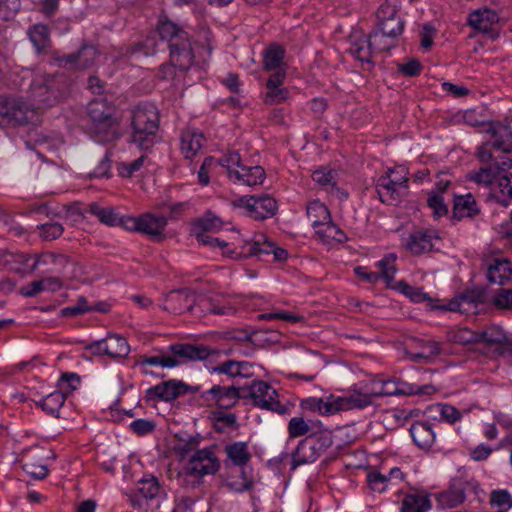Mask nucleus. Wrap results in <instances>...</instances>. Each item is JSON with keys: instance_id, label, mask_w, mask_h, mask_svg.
Segmentation results:
<instances>
[{"instance_id": "f257e3e1", "label": "nucleus", "mask_w": 512, "mask_h": 512, "mask_svg": "<svg viewBox=\"0 0 512 512\" xmlns=\"http://www.w3.org/2000/svg\"><path fill=\"white\" fill-rule=\"evenodd\" d=\"M157 32L160 39L167 42L170 51V63L160 66L159 77L170 79L174 77L175 68L181 71L189 69L194 60L189 33L177 23L164 18L159 19Z\"/></svg>"}, {"instance_id": "f03ea898", "label": "nucleus", "mask_w": 512, "mask_h": 512, "mask_svg": "<svg viewBox=\"0 0 512 512\" xmlns=\"http://www.w3.org/2000/svg\"><path fill=\"white\" fill-rule=\"evenodd\" d=\"M131 142L142 150L150 149L159 139V112L151 103H140L131 111Z\"/></svg>"}, {"instance_id": "7ed1b4c3", "label": "nucleus", "mask_w": 512, "mask_h": 512, "mask_svg": "<svg viewBox=\"0 0 512 512\" xmlns=\"http://www.w3.org/2000/svg\"><path fill=\"white\" fill-rule=\"evenodd\" d=\"M221 467L214 448L205 447L195 451L183 464L178 473V481L182 486L197 488L203 483L207 475L216 474Z\"/></svg>"}, {"instance_id": "20e7f679", "label": "nucleus", "mask_w": 512, "mask_h": 512, "mask_svg": "<svg viewBox=\"0 0 512 512\" xmlns=\"http://www.w3.org/2000/svg\"><path fill=\"white\" fill-rule=\"evenodd\" d=\"M169 349L172 355H144L136 361V365L143 368L142 372L144 374H151V372L146 369V366L173 368L181 363L205 360L212 354V350L203 344H173Z\"/></svg>"}, {"instance_id": "39448f33", "label": "nucleus", "mask_w": 512, "mask_h": 512, "mask_svg": "<svg viewBox=\"0 0 512 512\" xmlns=\"http://www.w3.org/2000/svg\"><path fill=\"white\" fill-rule=\"evenodd\" d=\"M87 114L91 120L90 130L97 141L110 142L119 138V121L113 105L103 99L92 100L87 106Z\"/></svg>"}, {"instance_id": "423d86ee", "label": "nucleus", "mask_w": 512, "mask_h": 512, "mask_svg": "<svg viewBox=\"0 0 512 512\" xmlns=\"http://www.w3.org/2000/svg\"><path fill=\"white\" fill-rule=\"evenodd\" d=\"M392 394L394 392L385 389V384L371 381L343 396L334 395L335 412L363 409L371 405L376 397Z\"/></svg>"}, {"instance_id": "0eeeda50", "label": "nucleus", "mask_w": 512, "mask_h": 512, "mask_svg": "<svg viewBox=\"0 0 512 512\" xmlns=\"http://www.w3.org/2000/svg\"><path fill=\"white\" fill-rule=\"evenodd\" d=\"M37 119L35 108L14 97L0 96V126H23Z\"/></svg>"}, {"instance_id": "6e6552de", "label": "nucleus", "mask_w": 512, "mask_h": 512, "mask_svg": "<svg viewBox=\"0 0 512 512\" xmlns=\"http://www.w3.org/2000/svg\"><path fill=\"white\" fill-rule=\"evenodd\" d=\"M242 399H250L255 407L284 414L286 407L277 399V391L267 382L252 380L248 385H242Z\"/></svg>"}, {"instance_id": "1a4fd4ad", "label": "nucleus", "mask_w": 512, "mask_h": 512, "mask_svg": "<svg viewBox=\"0 0 512 512\" xmlns=\"http://www.w3.org/2000/svg\"><path fill=\"white\" fill-rule=\"evenodd\" d=\"M479 490V485L473 477L461 473L451 480L449 489L440 493L437 499L443 507L454 508L462 504L468 495H478Z\"/></svg>"}, {"instance_id": "9d476101", "label": "nucleus", "mask_w": 512, "mask_h": 512, "mask_svg": "<svg viewBox=\"0 0 512 512\" xmlns=\"http://www.w3.org/2000/svg\"><path fill=\"white\" fill-rule=\"evenodd\" d=\"M165 498L166 492L159 480L153 475H148L138 481L137 494L130 496V502L134 507L150 506L158 509Z\"/></svg>"}, {"instance_id": "9b49d317", "label": "nucleus", "mask_w": 512, "mask_h": 512, "mask_svg": "<svg viewBox=\"0 0 512 512\" xmlns=\"http://www.w3.org/2000/svg\"><path fill=\"white\" fill-rule=\"evenodd\" d=\"M30 94L38 104L37 108L52 106L63 97V92L59 89V79L49 75L36 76L30 85Z\"/></svg>"}, {"instance_id": "f8f14e48", "label": "nucleus", "mask_w": 512, "mask_h": 512, "mask_svg": "<svg viewBox=\"0 0 512 512\" xmlns=\"http://www.w3.org/2000/svg\"><path fill=\"white\" fill-rule=\"evenodd\" d=\"M275 243L268 240L263 234L255 235L252 240L237 239L234 243V249L224 252V254L236 258H247L251 256L263 259L264 256L272 254Z\"/></svg>"}, {"instance_id": "ddd939ff", "label": "nucleus", "mask_w": 512, "mask_h": 512, "mask_svg": "<svg viewBox=\"0 0 512 512\" xmlns=\"http://www.w3.org/2000/svg\"><path fill=\"white\" fill-rule=\"evenodd\" d=\"M400 0H386L377 10V28L397 38L404 30V20L398 15Z\"/></svg>"}, {"instance_id": "4468645a", "label": "nucleus", "mask_w": 512, "mask_h": 512, "mask_svg": "<svg viewBox=\"0 0 512 512\" xmlns=\"http://www.w3.org/2000/svg\"><path fill=\"white\" fill-rule=\"evenodd\" d=\"M234 206L243 208L249 217L263 220L274 216L277 212V202L274 198L264 195L261 197L243 196L233 202Z\"/></svg>"}, {"instance_id": "2eb2a0df", "label": "nucleus", "mask_w": 512, "mask_h": 512, "mask_svg": "<svg viewBox=\"0 0 512 512\" xmlns=\"http://www.w3.org/2000/svg\"><path fill=\"white\" fill-rule=\"evenodd\" d=\"M349 43L350 46L347 52L358 60L364 69L368 71L372 70L376 56L368 36L360 31H355L350 35Z\"/></svg>"}, {"instance_id": "dca6fc26", "label": "nucleus", "mask_w": 512, "mask_h": 512, "mask_svg": "<svg viewBox=\"0 0 512 512\" xmlns=\"http://www.w3.org/2000/svg\"><path fill=\"white\" fill-rule=\"evenodd\" d=\"M498 20V14L488 8L475 10L468 17L469 25L491 40H495L499 35L496 30Z\"/></svg>"}, {"instance_id": "f3484780", "label": "nucleus", "mask_w": 512, "mask_h": 512, "mask_svg": "<svg viewBox=\"0 0 512 512\" xmlns=\"http://www.w3.org/2000/svg\"><path fill=\"white\" fill-rule=\"evenodd\" d=\"M242 385L221 386L214 385L203 393L206 400L213 401L220 408H231L238 399H242Z\"/></svg>"}, {"instance_id": "a211bd4d", "label": "nucleus", "mask_w": 512, "mask_h": 512, "mask_svg": "<svg viewBox=\"0 0 512 512\" xmlns=\"http://www.w3.org/2000/svg\"><path fill=\"white\" fill-rule=\"evenodd\" d=\"M487 279L490 283L504 285L512 278L511 262L503 257L492 256L484 260Z\"/></svg>"}, {"instance_id": "6ab92c4d", "label": "nucleus", "mask_w": 512, "mask_h": 512, "mask_svg": "<svg viewBox=\"0 0 512 512\" xmlns=\"http://www.w3.org/2000/svg\"><path fill=\"white\" fill-rule=\"evenodd\" d=\"M196 295L187 289L171 291L165 299V309L175 314L190 312L197 314L194 304Z\"/></svg>"}, {"instance_id": "aec40b11", "label": "nucleus", "mask_w": 512, "mask_h": 512, "mask_svg": "<svg viewBox=\"0 0 512 512\" xmlns=\"http://www.w3.org/2000/svg\"><path fill=\"white\" fill-rule=\"evenodd\" d=\"M99 52L92 45H83L77 53L64 55L59 59L66 68L88 69L95 64Z\"/></svg>"}, {"instance_id": "412c9836", "label": "nucleus", "mask_w": 512, "mask_h": 512, "mask_svg": "<svg viewBox=\"0 0 512 512\" xmlns=\"http://www.w3.org/2000/svg\"><path fill=\"white\" fill-rule=\"evenodd\" d=\"M187 392V385L181 381L169 380L153 386L147 390L150 399L171 401L184 395Z\"/></svg>"}, {"instance_id": "4be33fe9", "label": "nucleus", "mask_w": 512, "mask_h": 512, "mask_svg": "<svg viewBox=\"0 0 512 512\" xmlns=\"http://www.w3.org/2000/svg\"><path fill=\"white\" fill-rule=\"evenodd\" d=\"M205 142L204 135L195 129H186L180 138V149L186 159H193Z\"/></svg>"}, {"instance_id": "5701e85b", "label": "nucleus", "mask_w": 512, "mask_h": 512, "mask_svg": "<svg viewBox=\"0 0 512 512\" xmlns=\"http://www.w3.org/2000/svg\"><path fill=\"white\" fill-rule=\"evenodd\" d=\"M140 223V233L148 235L154 240H161L164 237L163 233L168 220L165 216L147 213L140 216Z\"/></svg>"}, {"instance_id": "b1692460", "label": "nucleus", "mask_w": 512, "mask_h": 512, "mask_svg": "<svg viewBox=\"0 0 512 512\" xmlns=\"http://www.w3.org/2000/svg\"><path fill=\"white\" fill-rule=\"evenodd\" d=\"M488 132L492 136L491 145L493 147L505 153L512 151V129L510 126L500 122H492L489 124Z\"/></svg>"}, {"instance_id": "393cba45", "label": "nucleus", "mask_w": 512, "mask_h": 512, "mask_svg": "<svg viewBox=\"0 0 512 512\" xmlns=\"http://www.w3.org/2000/svg\"><path fill=\"white\" fill-rule=\"evenodd\" d=\"M265 171L261 166L248 167L242 165L239 170L230 172V180L234 183L256 186L263 183Z\"/></svg>"}, {"instance_id": "a878e982", "label": "nucleus", "mask_w": 512, "mask_h": 512, "mask_svg": "<svg viewBox=\"0 0 512 512\" xmlns=\"http://www.w3.org/2000/svg\"><path fill=\"white\" fill-rule=\"evenodd\" d=\"M506 168H512V160H509V163H499L495 161L489 166L481 167L478 170L470 172L469 179L477 184L489 185L492 184L497 174Z\"/></svg>"}, {"instance_id": "bb28decb", "label": "nucleus", "mask_w": 512, "mask_h": 512, "mask_svg": "<svg viewBox=\"0 0 512 512\" xmlns=\"http://www.w3.org/2000/svg\"><path fill=\"white\" fill-rule=\"evenodd\" d=\"M321 453L312 443V440L306 438L299 442L295 452L292 455V469L308 463H313L318 459Z\"/></svg>"}, {"instance_id": "cd10ccee", "label": "nucleus", "mask_w": 512, "mask_h": 512, "mask_svg": "<svg viewBox=\"0 0 512 512\" xmlns=\"http://www.w3.org/2000/svg\"><path fill=\"white\" fill-rule=\"evenodd\" d=\"M434 236L431 232L417 230L412 232L406 240V248L415 255L432 250Z\"/></svg>"}, {"instance_id": "c85d7f7f", "label": "nucleus", "mask_w": 512, "mask_h": 512, "mask_svg": "<svg viewBox=\"0 0 512 512\" xmlns=\"http://www.w3.org/2000/svg\"><path fill=\"white\" fill-rule=\"evenodd\" d=\"M480 209L474 196L471 193L455 195L453 203V216L456 219L473 217L479 214Z\"/></svg>"}, {"instance_id": "c756f323", "label": "nucleus", "mask_w": 512, "mask_h": 512, "mask_svg": "<svg viewBox=\"0 0 512 512\" xmlns=\"http://www.w3.org/2000/svg\"><path fill=\"white\" fill-rule=\"evenodd\" d=\"M376 192L382 203L393 205L399 201L402 190L397 186H394L389 177L381 175L376 181Z\"/></svg>"}, {"instance_id": "7c9ffc66", "label": "nucleus", "mask_w": 512, "mask_h": 512, "mask_svg": "<svg viewBox=\"0 0 512 512\" xmlns=\"http://www.w3.org/2000/svg\"><path fill=\"white\" fill-rule=\"evenodd\" d=\"M414 443L421 449H429L435 441V433L430 423L417 422L410 428Z\"/></svg>"}, {"instance_id": "2f4dec72", "label": "nucleus", "mask_w": 512, "mask_h": 512, "mask_svg": "<svg viewBox=\"0 0 512 512\" xmlns=\"http://www.w3.org/2000/svg\"><path fill=\"white\" fill-rule=\"evenodd\" d=\"M27 35L38 53L45 52L51 45L49 27L37 23L29 27Z\"/></svg>"}, {"instance_id": "473e14b6", "label": "nucleus", "mask_w": 512, "mask_h": 512, "mask_svg": "<svg viewBox=\"0 0 512 512\" xmlns=\"http://www.w3.org/2000/svg\"><path fill=\"white\" fill-rule=\"evenodd\" d=\"M227 458L233 465L243 469L250 461L251 454L249 452L248 444L246 442H234L228 444L224 448Z\"/></svg>"}, {"instance_id": "72a5a7b5", "label": "nucleus", "mask_w": 512, "mask_h": 512, "mask_svg": "<svg viewBox=\"0 0 512 512\" xmlns=\"http://www.w3.org/2000/svg\"><path fill=\"white\" fill-rule=\"evenodd\" d=\"M306 214L315 230L322 229L331 220L328 208L318 200L309 202Z\"/></svg>"}, {"instance_id": "f704fd0d", "label": "nucleus", "mask_w": 512, "mask_h": 512, "mask_svg": "<svg viewBox=\"0 0 512 512\" xmlns=\"http://www.w3.org/2000/svg\"><path fill=\"white\" fill-rule=\"evenodd\" d=\"M301 406L306 410L318 412L321 415H332L336 413L333 394L325 398H307L301 402Z\"/></svg>"}, {"instance_id": "c9c22d12", "label": "nucleus", "mask_w": 512, "mask_h": 512, "mask_svg": "<svg viewBox=\"0 0 512 512\" xmlns=\"http://www.w3.org/2000/svg\"><path fill=\"white\" fill-rule=\"evenodd\" d=\"M431 508L429 496L422 493L407 494L401 506V512H427Z\"/></svg>"}, {"instance_id": "e433bc0d", "label": "nucleus", "mask_w": 512, "mask_h": 512, "mask_svg": "<svg viewBox=\"0 0 512 512\" xmlns=\"http://www.w3.org/2000/svg\"><path fill=\"white\" fill-rule=\"evenodd\" d=\"M491 197L502 206L507 207L512 199V179L502 176L491 188Z\"/></svg>"}, {"instance_id": "4c0bfd02", "label": "nucleus", "mask_w": 512, "mask_h": 512, "mask_svg": "<svg viewBox=\"0 0 512 512\" xmlns=\"http://www.w3.org/2000/svg\"><path fill=\"white\" fill-rule=\"evenodd\" d=\"M106 355L111 358H125L130 352L126 339L120 335H108L105 338Z\"/></svg>"}, {"instance_id": "58836bf2", "label": "nucleus", "mask_w": 512, "mask_h": 512, "mask_svg": "<svg viewBox=\"0 0 512 512\" xmlns=\"http://www.w3.org/2000/svg\"><path fill=\"white\" fill-rule=\"evenodd\" d=\"M478 344L482 343L486 346L503 345L506 340V334L500 326L491 325L483 330L477 331Z\"/></svg>"}, {"instance_id": "ea45409f", "label": "nucleus", "mask_w": 512, "mask_h": 512, "mask_svg": "<svg viewBox=\"0 0 512 512\" xmlns=\"http://www.w3.org/2000/svg\"><path fill=\"white\" fill-rule=\"evenodd\" d=\"M285 51L279 45H271L263 52V68L265 71H272L278 68H285L283 64Z\"/></svg>"}, {"instance_id": "a19ab883", "label": "nucleus", "mask_w": 512, "mask_h": 512, "mask_svg": "<svg viewBox=\"0 0 512 512\" xmlns=\"http://www.w3.org/2000/svg\"><path fill=\"white\" fill-rule=\"evenodd\" d=\"M86 212L96 216L99 221L108 226H117L120 221V215L112 207H101L97 203L88 205Z\"/></svg>"}, {"instance_id": "79ce46f5", "label": "nucleus", "mask_w": 512, "mask_h": 512, "mask_svg": "<svg viewBox=\"0 0 512 512\" xmlns=\"http://www.w3.org/2000/svg\"><path fill=\"white\" fill-rule=\"evenodd\" d=\"M445 310L452 312H459L462 314L474 313L477 305L473 295L469 294H461L452 300L443 307Z\"/></svg>"}, {"instance_id": "37998d69", "label": "nucleus", "mask_w": 512, "mask_h": 512, "mask_svg": "<svg viewBox=\"0 0 512 512\" xmlns=\"http://www.w3.org/2000/svg\"><path fill=\"white\" fill-rule=\"evenodd\" d=\"M447 340L460 345L478 344L477 331L467 327L452 328L447 331Z\"/></svg>"}, {"instance_id": "c03bdc74", "label": "nucleus", "mask_w": 512, "mask_h": 512, "mask_svg": "<svg viewBox=\"0 0 512 512\" xmlns=\"http://www.w3.org/2000/svg\"><path fill=\"white\" fill-rule=\"evenodd\" d=\"M370 44L374 50L375 56L378 53L388 51L395 46L396 38L387 35L380 29H376L368 35Z\"/></svg>"}, {"instance_id": "a18cd8bd", "label": "nucleus", "mask_w": 512, "mask_h": 512, "mask_svg": "<svg viewBox=\"0 0 512 512\" xmlns=\"http://www.w3.org/2000/svg\"><path fill=\"white\" fill-rule=\"evenodd\" d=\"M222 226V221L217 216L207 213L204 217L198 219L192 227V233L195 236L200 234H209V232H215Z\"/></svg>"}, {"instance_id": "49530a36", "label": "nucleus", "mask_w": 512, "mask_h": 512, "mask_svg": "<svg viewBox=\"0 0 512 512\" xmlns=\"http://www.w3.org/2000/svg\"><path fill=\"white\" fill-rule=\"evenodd\" d=\"M66 400L65 394L60 391H54L39 402L40 407L50 415L57 416Z\"/></svg>"}, {"instance_id": "de8ad7c7", "label": "nucleus", "mask_w": 512, "mask_h": 512, "mask_svg": "<svg viewBox=\"0 0 512 512\" xmlns=\"http://www.w3.org/2000/svg\"><path fill=\"white\" fill-rule=\"evenodd\" d=\"M415 346L426 356V362L438 356L442 349L441 343L432 338H416L413 340Z\"/></svg>"}, {"instance_id": "09e8293b", "label": "nucleus", "mask_w": 512, "mask_h": 512, "mask_svg": "<svg viewBox=\"0 0 512 512\" xmlns=\"http://www.w3.org/2000/svg\"><path fill=\"white\" fill-rule=\"evenodd\" d=\"M396 259H397L396 254L390 253V254L386 255L383 259H381L380 261L377 262V265L381 270V274H379V275H380V277L385 279V281L388 284H390L395 278V274L397 271V269L395 267Z\"/></svg>"}, {"instance_id": "8fccbe9b", "label": "nucleus", "mask_w": 512, "mask_h": 512, "mask_svg": "<svg viewBox=\"0 0 512 512\" xmlns=\"http://www.w3.org/2000/svg\"><path fill=\"white\" fill-rule=\"evenodd\" d=\"M491 505L497 512H507L512 507V497L507 490H494L491 493Z\"/></svg>"}, {"instance_id": "3c124183", "label": "nucleus", "mask_w": 512, "mask_h": 512, "mask_svg": "<svg viewBox=\"0 0 512 512\" xmlns=\"http://www.w3.org/2000/svg\"><path fill=\"white\" fill-rule=\"evenodd\" d=\"M20 9V0H0V18L4 21L14 19Z\"/></svg>"}, {"instance_id": "603ef678", "label": "nucleus", "mask_w": 512, "mask_h": 512, "mask_svg": "<svg viewBox=\"0 0 512 512\" xmlns=\"http://www.w3.org/2000/svg\"><path fill=\"white\" fill-rule=\"evenodd\" d=\"M236 307L231 303L225 302L223 297H211V314L213 315H234Z\"/></svg>"}, {"instance_id": "864d4df0", "label": "nucleus", "mask_w": 512, "mask_h": 512, "mask_svg": "<svg viewBox=\"0 0 512 512\" xmlns=\"http://www.w3.org/2000/svg\"><path fill=\"white\" fill-rule=\"evenodd\" d=\"M316 233L324 239H332L337 242H343L346 239L344 232L330 220L322 229L316 230Z\"/></svg>"}, {"instance_id": "5fc2aeb1", "label": "nucleus", "mask_w": 512, "mask_h": 512, "mask_svg": "<svg viewBox=\"0 0 512 512\" xmlns=\"http://www.w3.org/2000/svg\"><path fill=\"white\" fill-rule=\"evenodd\" d=\"M90 311H92L91 306L88 305L86 298L81 296L74 305L62 308L60 315L62 317H72Z\"/></svg>"}, {"instance_id": "6e6d98bb", "label": "nucleus", "mask_w": 512, "mask_h": 512, "mask_svg": "<svg viewBox=\"0 0 512 512\" xmlns=\"http://www.w3.org/2000/svg\"><path fill=\"white\" fill-rule=\"evenodd\" d=\"M310 431L309 424L302 417H293L288 424V433L291 438H298Z\"/></svg>"}, {"instance_id": "4d7b16f0", "label": "nucleus", "mask_w": 512, "mask_h": 512, "mask_svg": "<svg viewBox=\"0 0 512 512\" xmlns=\"http://www.w3.org/2000/svg\"><path fill=\"white\" fill-rule=\"evenodd\" d=\"M384 176L389 177L394 186H397L402 191L407 188L408 177L404 167L389 168Z\"/></svg>"}, {"instance_id": "13d9d810", "label": "nucleus", "mask_w": 512, "mask_h": 512, "mask_svg": "<svg viewBox=\"0 0 512 512\" xmlns=\"http://www.w3.org/2000/svg\"><path fill=\"white\" fill-rule=\"evenodd\" d=\"M428 206L432 209L433 214L437 217L444 216L448 213V206L444 202L442 195L431 192L427 199Z\"/></svg>"}, {"instance_id": "bf43d9fd", "label": "nucleus", "mask_w": 512, "mask_h": 512, "mask_svg": "<svg viewBox=\"0 0 512 512\" xmlns=\"http://www.w3.org/2000/svg\"><path fill=\"white\" fill-rule=\"evenodd\" d=\"M492 302L498 309H512V288L498 289L493 296Z\"/></svg>"}, {"instance_id": "052dcab7", "label": "nucleus", "mask_w": 512, "mask_h": 512, "mask_svg": "<svg viewBox=\"0 0 512 512\" xmlns=\"http://www.w3.org/2000/svg\"><path fill=\"white\" fill-rule=\"evenodd\" d=\"M265 103L269 105L279 104L284 102L289 95V92L284 87H266Z\"/></svg>"}, {"instance_id": "680f3d73", "label": "nucleus", "mask_w": 512, "mask_h": 512, "mask_svg": "<svg viewBox=\"0 0 512 512\" xmlns=\"http://www.w3.org/2000/svg\"><path fill=\"white\" fill-rule=\"evenodd\" d=\"M200 439L197 437H190L188 440L178 444L177 453L183 458L188 459L195 451L201 450L199 448Z\"/></svg>"}, {"instance_id": "e2e57ef3", "label": "nucleus", "mask_w": 512, "mask_h": 512, "mask_svg": "<svg viewBox=\"0 0 512 512\" xmlns=\"http://www.w3.org/2000/svg\"><path fill=\"white\" fill-rule=\"evenodd\" d=\"M219 164L227 169L228 177L230 178V172L237 171L243 165L241 163V157L238 152H229L220 158Z\"/></svg>"}, {"instance_id": "0e129e2a", "label": "nucleus", "mask_w": 512, "mask_h": 512, "mask_svg": "<svg viewBox=\"0 0 512 512\" xmlns=\"http://www.w3.org/2000/svg\"><path fill=\"white\" fill-rule=\"evenodd\" d=\"M367 481L370 488L376 492H383L386 490L388 485L387 475L381 474L378 471H371L367 476Z\"/></svg>"}, {"instance_id": "69168bd1", "label": "nucleus", "mask_w": 512, "mask_h": 512, "mask_svg": "<svg viewBox=\"0 0 512 512\" xmlns=\"http://www.w3.org/2000/svg\"><path fill=\"white\" fill-rule=\"evenodd\" d=\"M146 159L145 155H141L136 160L126 163L122 162L118 164V171L119 174L123 177H131L135 172L139 171L140 168L143 166L144 161Z\"/></svg>"}, {"instance_id": "338daca9", "label": "nucleus", "mask_w": 512, "mask_h": 512, "mask_svg": "<svg viewBox=\"0 0 512 512\" xmlns=\"http://www.w3.org/2000/svg\"><path fill=\"white\" fill-rule=\"evenodd\" d=\"M239 371V361L227 360L212 368V373L225 374L232 378H237Z\"/></svg>"}, {"instance_id": "774afa93", "label": "nucleus", "mask_w": 512, "mask_h": 512, "mask_svg": "<svg viewBox=\"0 0 512 512\" xmlns=\"http://www.w3.org/2000/svg\"><path fill=\"white\" fill-rule=\"evenodd\" d=\"M129 427L135 434L143 436L154 431L155 423L147 419H137L131 422Z\"/></svg>"}]
</instances>
